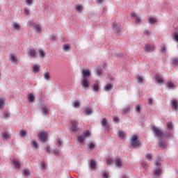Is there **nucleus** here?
<instances>
[{
  "mask_svg": "<svg viewBox=\"0 0 178 178\" xmlns=\"http://www.w3.org/2000/svg\"><path fill=\"white\" fill-rule=\"evenodd\" d=\"M113 122H115V123H118L119 122V118L114 117L113 118Z\"/></svg>",
  "mask_w": 178,
  "mask_h": 178,
  "instance_id": "obj_59",
  "label": "nucleus"
},
{
  "mask_svg": "<svg viewBox=\"0 0 178 178\" xmlns=\"http://www.w3.org/2000/svg\"><path fill=\"white\" fill-rule=\"evenodd\" d=\"M102 126L104 127V131L106 133V131H109V124H108V120L106 118H104L102 121Z\"/></svg>",
  "mask_w": 178,
  "mask_h": 178,
  "instance_id": "obj_5",
  "label": "nucleus"
},
{
  "mask_svg": "<svg viewBox=\"0 0 178 178\" xmlns=\"http://www.w3.org/2000/svg\"><path fill=\"white\" fill-rule=\"evenodd\" d=\"M82 136H83V138H87V137H89L90 136V131H86L85 132H83V135Z\"/></svg>",
  "mask_w": 178,
  "mask_h": 178,
  "instance_id": "obj_35",
  "label": "nucleus"
},
{
  "mask_svg": "<svg viewBox=\"0 0 178 178\" xmlns=\"http://www.w3.org/2000/svg\"><path fill=\"white\" fill-rule=\"evenodd\" d=\"M136 112H137L138 113H140V112H141V107H140V105L136 106Z\"/></svg>",
  "mask_w": 178,
  "mask_h": 178,
  "instance_id": "obj_51",
  "label": "nucleus"
},
{
  "mask_svg": "<svg viewBox=\"0 0 178 178\" xmlns=\"http://www.w3.org/2000/svg\"><path fill=\"white\" fill-rule=\"evenodd\" d=\"M149 24H154V23H156V20L154 18L150 17L149 19Z\"/></svg>",
  "mask_w": 178,
  "mask_h": 178,
  "instance_id": "obj_40",
  "label": "nucleus"
},
{
  "mask_svg": "<svg viewBox=\"0 0 178 178\" xmlns=\"http://www.w3.org/2000/svg\"><path fill=\"white\" fill-rule=\"evenodd\" d=\"M172 64L174 65V66H177V65H178V59L177 58H174L172 60Z\"/></svg>",
  "mask_w": 178,
  "mask_h": 178,
  "instance_id": "obj_48",
  "label": "nucleus"
},
{
  "mask_svg": "<svg viewBox=\"0 0 178 178\" xmlns=\"http://www.w3.org/2000/svg\"><path fill=\"white\" fill-rule=\"evenodd\" d=\"M129 111H130V107L129 106H127V107L124 108L123 113H127V112H129Z\"/></svg>",
  "mask_w": 178,
  "mask_h": 178,
  "instance_id": "obj_50",
  "label": "nucleus"
},
{
  "mask_svg": "<svg viewBox=\"0 0 178 178\" xmlns=\"http://www.w3.org/2000/svg\"><path fill=\"white\" fill-rule=\"evenodd\" d=\"M155 80H156V81L161 84V83H163V79L161 77V75H159V74H156L155 75Z\"/></svg>",
  "mask_w": 178,
  "mask_h": 178,
  "instance_id": "obj_17",
  "label": "nucleus"
},
{
  "mask_svg": "<svg viewBox=\"0 0 178 178\" xmlns=\"http://www.w3.org/2000/svg\"><path fill=\"white\" fill-rule=\"evenodd\" d=\"M23 174L24 175V176H26V177L30 176V171H29L28 170H23Z\"/></svg>",
  "mask_w": 178,
  "mask_h": 178,
  "instance_id": "obj_39",
  "label": "nucleus"
},
{
  "mask_svg": "<svg viewBox=\"0 0 178 178\" xmlns=\"http://www.w3.org/2000/svg\"><path fill=\"white\" fill-rule=\"evenodd\" d=\"M78 124L79 123L77 122V121L76 120L71 121V127H70L71 131H73L74 133H75V131H79V128H77Z\"/></svg>",
  "mask_w": 178,
  "mask_h": 178,
  "instance_id": "obj_4",
  "label": "nucleus"
},
{
  "mask_svg": "<svg viewBox=\"0 0 178 178\" xmlns=\"http://www.w3.org/2000/svg\"><path fill=\"white\" fill-rule=\"evenodd\" d=\"M38 137L40 140L42 141V143H45V141H47V132L39 133Z\"/></svg>",
  "mask_w": 178,
  "mask_h": 178,
  "instance_id": "obj_9",
  "label": "nucleus"
},
{
  "mask_svg": "<svg viewBox=\"0 0 178 178\" xmlns=\"http://www.w3.org/2000/svg\"><path fill=\"white\" fill-rule=\"evenodd\" d=\"M93 110L91 107H86L84 108L83 111V115L86 116H90V115H92Z\"/></svg>",
  "mask_w": 178,
  "mask_h": 178,
  "instance_id": "obj_7",
  "label": "nucleus"
},
{
  "mask_svg": "<svg viewBox=\"0 0 178 178\" xmlns=\"http://www.w3.org/2000/svg\"><path fill=\"white\" fill-rule=\"evenodd\" d=\"M24 13L25 15H29V8H24Z\"/></svg>",
  "mask_w": 178,
  "mask_h": 178,
  "instance_id": "obj_62",
  "label": "nucleus"
},
{
  "mask_svg": "<svg viewBox=\"0 0 178 178\" xmlns=\"http://www.w3.org/2000/svg\"><path fill=\"white\" fill-rule=\"evenodd\" d=\"M168 87L169 90H173V87H175V84L172 82H168Z\"/></svg>",
  "mask_w": 178,
  "mask_h": 178,
  "instance_id": "obj_38",
  "label": "nucleus"
},
{
  "mask_svg": "<svg viewBox=\"0 0 178 178\" xmlns=\"http://www.w3.org/2000/svg\"><path fill=\"white\" fill-rule=\"evenodd\" d=\"M75 8H76V12L80 13V12H81V10H83V6H81L80 5L76 6Z\"/></svg>",
  "mask_w": 178,
  "mask_h": 178,
  "instance_id": "obj_33",
  "label": "nucleus"
},
{
  "mask_svg": "<svg viewBox=\"0 0 178 178\" xmlns=\"http://www.w3.org/2000/svg\"><path fill=\"white\" fill-rule=\"evenodd\" d=\"M57 144L58 147H60V145H62V140H60V138L57 139Z\"/></svg>",
  "mask_w": 178,
  "mask_h": 178,
  "instance_id": "obj_56",
  "label": "nucleus"
},
{
  "mask_svg": "<svg viewBox=\"0 0 178 178\" xmlns=\"http://www.w3.org/2000/svg\"><path fill=\"white\" fill-rule=\"evenodd\" d=\"M145 49L147 52H154L155 50V46L151 45L149 44H146L145 46Z\"/></svg>",
  "mask_w": 178,
  "mask_h": 178,
  "instance_id": "obj_8",
  "label": "nucleus"
},
{
  "mask_svg": "<svg viewBox=\"0 0 178 178\" xmlns=\"http://www.w3.org/2000/svg\"><path fill=\"white\" fill-rule=\"evenodd\" d=\"M31 24L35 29V31H36V33H41V29H42L41 27V25L35 24L34 23H31Z\"/></svg>",
  "mask_w": 178,
  "mask_h": 178,
  "instance_id": "obj_12",
  "label": "nucleus"
},
{
  "mask_svg": "<svg viewBox=\"0 0 178 178\" xmlns=\"http://www.w3.org/2000/svg\"><path fill=\"white\" fill-rule=\"evenodd\" d=\"M115 165L118 166V168H122V160H120V159H116Z\"/></svg>",
  "mask_w": 178,
  "mask_h": 178,
  "instance_id": "obj_23",
  "label": "nucleus"
},
{
  "mask_svg": "<svg viewBox=\"0 0 178 178\" xmlns=\"http://www.w3.org/2000/svg\"><path fill=\"white\" fill-rule=\"evenodd\" d=\"M161 51L162 54H166V47H161Z\"/></svg>",
  "mask_w": 178,
  "mask_h": 178,
  "instance_id": "obj_57",
  "label": "nucleus"
},
{
  "mask_svg": "<svg viewBox=\"0 0 178 178\" xmlns=\"http://www.w3.org/2000/svg\"><path fill=\"white\" fill-rule=\"evenodd\" d=\"M122 29H123V26L120 23L114 22L113 24V30L115 33H119Z\"/></svg>",
  "mask_w": 178,
  "mask_h": 178,
  "instance_id": "obj_3",
  "label": "nucleus"
},
{
  "mask_svg": "<svg viewBox=\"0 0 178 178\" xmlns=\"http://www.w3.org/2000/svg\"><path fill=\"white\" fill-rule=\"evenodd\" d=\"M26 134H27V133L24 130H21L19 131V135L21 137H24V136H26Z\"/></svg>",
  "mask_w": 178,
  "mask_h": 178,
  "instance_id": "obj_43",
  "label": "nucleus"
},
{
  "mask_svg": "<svg viewBox=\"0 0 178 178\" xmlns=\"http://www.w3.org/2000/svg\"><path fill=\"white\" fill-rule=\"evenodd\" d=\"M13 163L15 165L16 169H20V162L17 159H13Z\"/></svg>",
  "mask_w": 178,
  "mask_h": 178,
  "instance_id": "obj_15",
  "label": "nucleus"
},
{
  "mask_svg": "<svg viewBox=\"0 0 178 178\" xmlns=\"http://www.w3.org/2000/svg\"><path fill=\"white\" fill-rule=\"evenodd\" d=\"M34 99H35V97H34V95H33V94L31 93L28 95L29 102H34Z\"/></svg>",
  "mask_w": 178,
  "mask_h": 178,
  "instance_id": "obj_19",
  "label": "nucleus"
},
{
  "mask_svg": "<svg viewBox=\"0 0 178 178\" xmlns=\"http://www.w3.org/2000/svg\"><path fill=\"white\" fill-rule=\"evenodd\" d=\"M31 144L33 145V147H35V148H38V143H37V141L33 140Z\"/></svg>",
  "mask_w": 178,
  "mask_h": 178,
  "instance_id": "obj_45",
  "label": "nucleus"
},
{
  "mask_svg": "<svg viewBox=\"0 0 178 178\" xmlns=\"http://www.w3.org/2000/svg\"><path fill=\"white\" fill-rule=\"evenodd\" d=\"M167 129L168 130H173V124H172V122H168L167 123Z\"/></svg>",
  "mask_w": 178,
  "mask_h": 178,
  "instance_id": "obj_32",
  "label": "nucleus"
},
{
  "mask_svg": "<svg viewBox=\"0 0 178 178\" xmlns=\"http://www.w3.org/2000/svg\"><path fill=\"white\" fill-rule=\"evenodd\" d=\"M173 40L176 41V42H178V33H175L172 37Z\"/></svg>",
  "mask_w": 178,
  "mask_h": 178,
  "instance_id": "obj_42",
  "label": "nucleus"
},
{
  "mask_svg": "<svg viewBox=\"0 0 178 178\" xmlns=\"http://www.w3.org/2000/svg\"><path fill=\"white\" fill-rule=\"evenodd\" d=\"M159 147H161V148L165 149V148H166V147H168V145L166 144V142H163V141L161 140L159 142Z\"/></svg>",
  "mask_w": 178,
  "mask_h": 178,
  "instance_id": "obj_24",
  "label": "nucleus"
},
{
  "mask_svg": "<svg viewBox=\"0 0 178 178\" xmlns=\"http://www.w3.org/2000/svg\"><path fill=\"white\" fill-rule=\"evenodd\" d=\"M38 52L40 54V56H41V58H44V56H45V51H44L42 49H39Z\"/></svg>",
  "mask_w": 178,
  "mask_h": 178,
  "instance_id": "obj_37",
  "label": "nucleus"
},
{
  "mask_svg": "<svg viewBox=\"0 0 178 178\" xmlns=\"http://www.w3.org/2000/svg\"><path fill=\"white\" fill-rule=\"evenodd\" d=\"M33 73H38L40 72V66L38 65H34L33 67Z\"/></svg>",
  "mask_w": 178,
  "mask_h": 178,
  "instance_id": "obj_22",
  "label": "nucleus"
},
{
  "mask_svg": "<svg viewBox=\"0 0 178 178\" xmlns=\"http://www.w3.org/2000/svg\"><path fill=\"white\" fill-rule=\"evenodd\" d=\"M44 79H45L46 80H49V79H51V75L49 74V72H45L44 74Z\"/></svg>",
  "mask_w": 178,
  "mask_h": 178,
  "instance_id": "obj_31",
  "label": "nucleus"
},
{
  "mask_svg": "<svg viewBox=\"0 0 178 178\" xmlns=\"http://www.w3.org/2000/svg\"><path fill=\"white\" fill-rule=\"evenodd\" d=\"M77 138H78L79 143H80V144H83V143H84V138H84L83 136H79L77 137Z\"/></svg>",
  "mask_w": 178,
  "mask_h": 178,
  "instance_id": "obj_29",
  "label": "nucleus"
},
{
  "mask_svg": "<svg viewBox=\"0 0 178 178\" xmlns=\"http://www.w3.org/2000/svg\"><path fill=\"white\" fill-rule=\"evenodd\" d=\"M5 106V102L3 100L0 99V109H3Z\"/></svg>",
  "mask_w": 178,
  "mask_h": 178,
  "instance_id": "obj_44",
  "label": "nucleus"
},
{
  "mask_svg": "<svg viewBox=\"0 0 178 178\" xmlns=\"http://www.w3.org/2000/svg\"><path fill=\"white\" fill-rule=\"evenodd\" d=\"M51 152H53V154H54V155H56V156H58L60 154L59 150H53L51 151Z\"/></svg>",
  "mask_w": 178,
  "mask_h": 178,
  "instance_id": "obj_54",
  "label": "nucleus"
},
{
  "mask_svg": "<svg viewBox=\"0 0 178 178\" xmlns=\"http://www.w3.org/2000/svg\"><path fill=\"white\" fill-rule=\"evenodd\" d=\"M118 137H120V138H124L126 134L123 131H118Z\"/></svg>",
  "mask_w": 178,
  "mask_h": 178,
  "instance_id": "obj_27",
  "label": "nucleus"
},
{
  "mask_svg": "<svg viewBox=\"0 0 178 178\" xmlns=\"http://www.w3.org/2000/svg\"><path fill=\"white\" fill-rule=\"evenodd\" d=\"M81 84H82V87L83 88H88V87L90 86V83L88 82V79H83V80L81 81Z\"/></svg>",
  "mask_w": 178,
  "mask_h": 178,
  "instance_id": "obj_11",
  "label": "nucleus"
},
{
  "mask_svg": "<svg viewBox=\"0 0 178 178\" xmlns=\"http://www.w3.org/2000/svg\"><path fill=\"white\" fill-rule=\"evenodd\" d=\"M95 166H96L95 161L91 160L90 161V168H91V169H95Z\"/></svg>",
  "mask_w": 178,
  "mask_h": 178,
  "instance_id": "obj_34",
  "label": "nucleus"
},
{
  "mask_svg": "<svg viewBox=\"0 0 178 178\" xmlns=\"http://www.w3.org/2000/svg\"><path fill=\"white\" fill-rule=\"evenodd\" d=\"M2 118L3 119H9L10 118V113L8 111H4Z\"/></svg>",
  "mask_w": 178,
  "mask_h": 178,
  "instance_id": "obj_21",
  "label": "nucleus"
},
{
  "mask_svg": "<svg viewBox=\"0 0 178 178\" xmlns=\"http://www.w3.org/2000/svg\"><path fill=\"white\" fill-rule=\"evenodd\" d=\"M89 148H90V149H94V148H95V145H94L93 143H90L89 144Z\"/></svg>",
  "mask_w": 178,
  "mask_h": 178,
  "instance_id": "obj_53",
  "label": "nucleus"
},
{
  "mask_svg": "<svg viewBox=\"0 0 178 178\" xmlns=\"http://www.w3.org/2000/svg\"><path fill=\"white\" fill-rule=\"evenodd\" d=\"M102 176L104 178H108L109 174H108V172H106V171H104V172L102 174Z\"/></svg>",
  "mask_w": 178,
  "mask_h": 178,
  "instance_id": "obj_47",
  "label": "nucleus"
},
{
  "mask_svg": "<svg viewBox=\"0 0 178 178\" xmlns=\"http://www.w3.org/2000/svg\"><path fill=\"white\" fill-rule=\"evenodd\" d=\"M106 163L107 165H112V163H113V160L112 159H108Z\"/></svg>",
  "mask_w": 178,
  "mask_h": 178,
  "instance_id": "obj_49",
  "label": "nucleus"
},
{
  "mask_svg": "<svg viewBox=\"0 0 178 178\" xmlns=\"http://www.w3.org/2000/svg\"><path fill=\"white\" fill-rule=\"evenodd\" d=\"M11 60L15 63V62H16V60H17V59L15 58V56H12Z\"/></svg>",
  "mask_w": 178,
  "mask_h": 178,
  "instance_id": "obj_61",
  "label": "nucleus"
},
{
  "mask_svg": "<svg viewBox=\"0 0 178 178\" xmlns=\"http://www.w3.org/2000/svg\"><path fill=\"white\" fill-rule=\"evenodd\" d=\"M27 5H31L33 3V0H26Z\"/></svg>",
  "mask_w": 178,
  "mask_h": 178,
  "instance_id": "obj_63",
  "label": "nucleus"
},
{
  "mask_svg": "<svg viewBox=\"0 0 178 178\" xmlns=\"http://www.w3.org/2000/svg\"><path fill=\"white\" fill-rule=\"evenodd\" d=\"M161 173H162V171L161 170V169L156 170L154 172V176H161Z\"/></svg>",
  "mask_w": 178,
  "mask_h": 178,
  "instance_id": "obj_30",
  "label": "nucleus"
},
{
  "mask_svg": "<svg viewBox=\"0 0 178 178\" xmlns=\"http://www.w3.org/2000/svg\"><path fill=\"white\" fill-rule=\"evenodd\" d=\"M28 56L31 58H35L37 56V51L34 49H31L28 53Z\"/></svg>",
  "mask_w": 178,
  "mask_h": 178,
  "instance_id": "obj_13",
  "label": "nucleus"
},
{
  "mask_svg": "<svg viewBox=\"0 0 178 178\" xmlns=\"http://www.w3.org/2000/svg\"><path fill=\"white\" fill-rule=\"evenodd\" d=\"M92 88L94 92H98L99 91V85L98 83H94L92 85Z\"/></svg>",
  "mask_w": 178,
  "mask_h": 178,
  "instance_id": "obj_16",
  "label": "nucleus"
},
{
  "mask_svg": "<svg viewBox=\"0 0 178 178\" xmlns=\"http://www.w3.org/2000/svg\"><path fill=\"white\" fill-rule=\"evenodd\" d=\"M136 79L138 81V83H141L144 81V79H143L142 76H137Z\"/></svg>",
  "mask_w": 178,
  "mask_h": 178,
  "instance_id": "obj_36",
  "label": "nucleus"
},
{
  "mask_svg": "<svg viewBox=\"0 0 178 178\" xmlns=\"http://www.w3.org/2000/svg\"><path fill=\"white\" fill-rule=\"evenodd\" d=\"M156 166H157V168H160L161 167V163L159 161H156L155 163Z\"/></svg>",
  "mask_w": 178,
  "mask_h": 178,
  "instance_id": "obj_64",
  "label": "nucleus"
},
{
  "mask_svg": "<svg viewBox=\"0 0 178 178\" xmlns=\"http://www.w3.org/2000/svg\"><path fill=\"white\" fill-rule=\"evenodd\" d=\"M112 88H113V85L111 84V83H108V84L104 87L105 91H111V90H112Z\"/></svg>",
  "mask_w": 178,
  "mask_h": 178,
  "instance_id": "obj_18",
  "label": "nucleus"
},
{
  "mask_svg": "<svg viewBox=\"0 0 178 178\" xmlns=\"http://www.w3.org/2000/svg\"><path fill=\"white\" fill-rule=\"evenodd\" d=\"M152 131L154 136H156V137H158V138H163V137H170V136H172V134L170 132L163 133L162 132V131L160 130L159 128L156 127V126H153Z\"/></svg>",
  "mask_w": 178,
  "mask_h": 178,
  "instance_id": "obj_1",
  "label": "nucleus"
},
{
  "mask_svg": "<svg viewBox=\"0 0 178 178\" xmlns=\"http://www.w3.org/2000/svg\"><path fill=\"white\" fill-rule=\"evenodd\" d=\"M131 145L133 147V148H137V147H140V142H138V136L137 135L132 136Z\"/></svg>",
  "mask_w": 178,
  "mask_h": 178,
  "instance_id": "obj_2",
  "label": "nucleus"
},
{
  "mask_svg": "<svg viewBox=\"0 0 178 178\" xmlns=\"http://www.w3.org/2000/svg\"><path fill=\"white\" fill-rule=\"evenodd\" d=\"M42 112L43 115H48L49 113V111H48V108L45 106L42 107Z\"/></svg>",
  "mask_w": 178,
  "mask_h": 178,
  "instance_id": "obj_26",
  "label": "nucleus"
},
{
  "mask_svg": "<svg viewBox=\"0 0 178 178\" xmlns=\"http://www.w3.org/2000/svg\"><path fill=\"white\" fill-rule=\"evenodd\" d=\"M96 72L97 76H101V74H102V68L100 66L97 67L96 69Z\"/></svg>",
  "mask_w": 178,
  "mask_h": 178,
  "instance_id": "obj_28",
  "label": "nucleus"
},
{
  "mask_svg": "<svg viewBox=\"0 0 178 178\" xmlns=\"http://www.w3.org/2000/svg\"><path fill=\"white\" fill-rule=\"evenodd\" d=\"M145 159L147 160V161H151V159H152V154H147L145 155Z\"/></svg>",
  "mask_w": 178,
  "mask_h": 178,
  "instance_id": "obj_41",
  "label": "nucleus"
},
{
  "mask_svg": "<svg viewBox=\"0 0 178 178\" xmlns=\"http://www.w3.org/2000/svg\"><path fill=\"white\" fill-rule=\"evenodd\" d=\"M80 106V103L77 101L74 102V108H79Z\"/></svg>",
  "mask_w": 178,
  "mask_h": 178,
  "instance_id": "obj_52",
  "label": "nucleus"
},
{
  "mask_svg": "<svg viewBox=\"0 0 178 178\" xmlns=\"http://www.w3.org/2000/svg\"><path fill=\"white\" fill-rule=\"evenodd\" d=\"M141 22V18L136 17L135 19V23H140Z\"/></svg>",
  "mask_w": 178,
  "mask_h": 178,
  "instance_id": "obj_55",
  "label": "nucleus"
},
{
  "mask_svg": "<svg viewBox=\"0 0 178 178\" xmlns=\"http://www.w3.org/2000/svg\"><path fill=\"white\" fill-rule=\"evenodd\" d=\"M13 26L14 27L15 30H17V31H20V24L17 22H14L13 24Z\"/></svg>",
  "mask_w": 178,
  "mask_h": 178,
  "instance_id": "obj_20",
  "label": "nucleus"
},
{
  "mask_svg": "<svg viewBox=\"0 0 178 178\" xmlns=\"http://www.w3.org/2000/svg\"><path fill=\"white\" fill-rule=\"evenodd\" d=\"M142 166L145 169H147V168H148V163H147V161L142 162Z\"/></svg>",
  "mask_w": 178,
  "mask_h": 178,
  "instance_id": "obj_46",
  "label": "nucleus"
},
{
  "mask_svg": "<svg viewBox=\"0 0 178 178\" xmlns=\"http://www.w3.org/2000/svg\"><path fill=\"white\" fill-rule=\"evenodd\" d=\"M50 40H51V41H55V40H56V36L51 35L50 36Z\"/></svg>",
  "mask_w": 178,
  "mask_h": 178,
  "instance_id": "obj_58",
  "label": "nucleus"
},
{
  "mask_svg": "<svg viewBox=\"0 0 178 178\" xmlns=\"http://www.w3.org/2000/svg\"><path fill=\"white\" fill-rule=\"evenodd\" d=\"M63 49L65 52H67L70 49V45L67 44L63 45Z\"/></svg>",
  "mask_w": 178,
  "mask_h": 178,
  "instance_id": "obj_25",
  "label": "nucleus"
},
{
  "mask_svg": "<svg viewBox=\"0 0 178 178\" xmlns=\"http://www.w3.org/2000/svg\"><path fill=\"white\" fill-rule=\"evenodd\" d=\"M90 76L91 72L89 70H82V77H83V79H88V77H90Z\"/></svg>",
  "mask_w": 178,
  "mask_h": 178,
  "instance_id": "obj_6",
  "label": "nucleus"
},
{
  "mask_svg": "<svg viewBox=\"0 0 178 178\" xmlns=\"http://www.w3.org/2000/svg\"><path fill=\"white\" fill-rule=\"evenodd\" d=\"M46 151H47V152H51V147H49V145H47L46 147Z\"/></svg>",
  "mask_w": 178,
  "mask_h": 178,
  "instance_id": "obj_60",
  "label": "nucleus"
},
{
  "mask_svg": "<svg viewBox=\"0 0 178 178\" xmlns=\"http://www.w3.org/2000/svg\"><path fill=\"white\" fill-rule=\"evenodd\" d=\"M171 106H172V111H174L175 112H177V111H178L177 100H176V99L172 100Z\"/></svg>",
  "mask_w": 178,
  "mask_h": 178,
  "instance_id": "obj_10",
  "label": "nucleus"
},
{
  "mask_svg": "<svg viewBox=\"0 0 178 178\" xmlns=\"http://www.w3.org/2000/svg\"><path fill=\"white\" fill-rule=\"evenodd\" d=\"M3 140H9L10 138V134L8 131H4L1 134Z\"/></svg>",
  "mask_w": 178,
  "mask_h": 178,
  "instance_id": "obj_14",
  "label": "nucleus"
}]
</instances>
